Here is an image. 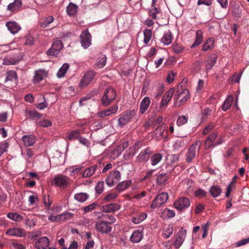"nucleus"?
<instances>
[{"instance_id": "f257e3e1", "label": "nucleus", "mask_w": 249, "mask_h": 249, "mask_svg": "<svg viewBox=\"0 0 249 249\" xmlns=\"http://www.w3.org/2000/svg\"><path fill=\"white\" fill-rule=\"evenodd\" d=\"M223 142L221 137L217 138L216 133H213L205 141L204 145L206 149H209L212 147L221 144Z\"/></svg>"}, {"instance_id": "f03ea898", "label": "nucleus", "mask_w": 249, "mask_h": 249, "mask_svg": "<svg viewBox=\"0 0 249 249\" xmlns=\"http://www.w3.org/2000/svg\"><path fill=\"white\" fill-rule=\"evenodd\" d=\"M189 91L187 89H183L181 91H178V94H176L175 101L174 106L178 107L184 104L188 100L189 97Z\"/></svg>"}, {"instance_id": "7ed1b4c3", "label": "nucleus", "mask_w": 249, "mask_h": 249, "mask_svg": "<svg viewBox=\"0 0 249 249\" xmlns=\"http://www.w3.org/2000/svg\"><path fill=\"white\" fill-rule=\"evenodd\" d=\"M115 97L116 93L114 89L111 87H108L105 90L102 98V104L104 106H107L114 100Z\"/></svg>"}, {"instance_id": "20e7f679", "label": "nucleus", "mask_w": 249, "mask_h": 249, "mask_svg": "<svg viewBox=\"0 0 249 249\" xmlns=\"http://www.w3.org/2000/svg\"><path fill=\"white\" fill-rule=\"evenodd\" d=\"M136 113L134 110H126L121 114L118 120V125L120 127H124L128 124L135 115Z\"/></svg>"}, {"instance_id": "39448f33", "label": "nucleus", "mask_w": 249, "mask_h": 249, "mask_svg": "<svg viewBox=\"0 0 249 249\" xmlns=\"http://www.w3.org/2000/svg\"><path fill=\"white\" fill-rule=\"evenodd\" d=\"M201 142L199 141L195 142L189 148L186 154V161L188 163L192 162L195 157L196 153L198 152L200 147Z\"/></svg>"}, {"instance_id": "423d86ee", "label": "nucleus", "mask_w": 249, "mask_h": 249, "mask_svg": "<svg viewBox=\"0 0 249 249\" xmlns=\"http://www.w3.org/2000/svg\"><path fill=\"white\" fill-rule=\"evenodd\" d=\"M95 228L98 232L107 234L111 231L112 227L107 223L97 217L95 224Z\"/></svg>"}, {"instance_id": "0eeeda50", "label": "nucleus", "mask_w": 249, "mask_h": 249, "mask_svg": "<svg viewBox=\"0 0 249 249\" xmlns=\"http://www.w3.org/2000/svg\"><path fill=\"white\" fill-rule=\"evenodd\" d=\"M168 198V195L166 193L160 194L153 201L151 208L155 209L161 206L164 204Z\"/></svg>"}, {"instance_id": "6e6552de", "label": "nucleus", "mask_w": 249, "mask_h": 249, "mask_svg": "<svg viewBox=\"0 0 249 249\" xmlns=\"http://www.w3.org/2000/svg\"><path fill=\"white\" fill-rule=\"evenodd\" d=\"M190 205L189 199L186 197H179L174 203V207L179 211H183L188 208Z\"/></svg>"}, {"instance_id": "1a4fd4ad", "label": "nucleus", "mask_w": 249, "mask_h": 249, "mask_svg": "<svg viewBox=\"0 0 249 249\" xmlns=\"http://www.w3.org/2000/svg\"><path fill=\"white\" fill-rule=\"evenodd\" d=\"M120 173L117 170H113L110 172L106 179V182L108 186H113L120 181Z\"/></svg>"}, {"instance_id": "9d476101", "label": "nucleus", "mask_w": 249, "mask_h": 249, "mask_svg": "<svg viewBox=\"0 0 249 249\" xmlns=\"http://www.w3.org/2000/svg\"><path fill=\"white\" fill-rule=\"evenodd\" d=\"M63 47L61 41L60 40H56L53 43L51 48L47 51V54L49 56H55L59 53Z\"/></svg>"}, {"instance_id": "9b49d317", "label": "nucleus", "mask_w": 249, "mask_h": 249, "mask_svg": "<svg viewBox=\"0 0 249 249\" xmlns=\"http://www.w3.org/2000/svg\"><path fill=\"white\" fill-rule=\"evenodd\" d=\"M73 216V214L71 213H63L55 216L50 215L48 219L53 222H57L59 221H65L71 219Z\"/></svg>"}, {"instance_id": "f8f14e48", "label": "nucleus", "mask_w": 249, "mask_h": 249, "mask_svg": "<svg viewBox=\"0 0 249 249\" xmlns=\"http://www.w3.org/2000/svg\"><path fill=\"white\" fill-rule=\"evenodd\" d=\"M91 36L87 30L83 31L80 35V42L84 49H87L91 44Z\"/></svg>"}, {"instance_id": "ddd939ff", "label": "nucleus", "mask_w": 249, "mask_h": 249, "mask_svg": "<svg viewBox=\"0 0 249 249\" xmlns=\"http://www.w3.org/2000/svg\"><path fill=\"white\" fill-rule=\"evenodd\" d=\"M94 75V72L93 71H88L81 79L79 86L82 88L86 87L93 80Z\"/></svg>"}, {"instance_id": "4468645a", "label": "nucleus", "mask_w": 249, "mask_h": 249, "mask_svg": "<svg viewBox=\"0 0 249 249\" xmlns=\"http://www.w3.org/2000/svg\"><path fill=\"white\" fill-rule=\"evenodd\" d=\"M118 109V105H115L114 106L109 107V108L98 112L97 113V116L101 118L110 116L112 115L115 114Z\"/></svg>"}, {"instance_id": "2eb2a0df", "label": "nucleus", "mask_w": 249, "mask_h": 249, "mask_svg": "<svg viewBox=\"0 0 249 249\" xmlns=\"http://www.w3.org/2000/svg\"><path fill=\"white\" fill-rule=\"evenodd\" d=\"M147 214L144 212L133 213L131 215V221L135 224H138L144 221L147 217Z\"/></svg>"}, {"instance_id": "dca6fc26", "label": "nucleus", "mask_w": 249, "mask_h": 249, "mask_svg": "<svg viewBox=\"0 0 249 249\" xmlns=\"http://www.w3.org/2000/svg\"><path fill=\"white\" fill-rule=\"evenodd\" d=\"M120 209V206L118 203H110L101 207L100 211L104 213H114Z\"/></svg>"}, {"instance_id": "f3484780", "label": "nucleus", "mask_w": 249, "mask_h": 249, "mask_svg": "<svg viewBox=\"0 0 249 249\" xmlns=\"http://www.w3.org/2000/svg\"><path fill=\"white\" fill-rule=\"evenodd\" d=\"M186 236L185 230H180L177 233L176 240L174 243V246L176 248H178L183 243L184 238Z\"/></svg>"}, {"instance_id": "a211bd4d", "label": "nucleus", "mask_w": 249, "mask_h": 249, "mask_svg": "<svg viewBox=\"0 0 249 249\" xmlns=\"http://www.w3.org/2000/svg\"><path fill=\"white\" fill-rule=\"evenodd\" d=\"M21 59V57L18 54L6 56L3 60L4 65H15L19 62Z\"/></svg>"}, {"instance_id": "6ab92c4d", "label": "nucleus", "mask_w": 249, "mask_h": 249, "mask_svg": "<svg viewBox=\"0 0 249 249\" xmlns=\"http://www.w3.org/2000/svg\"><path fill=\"white\" fill-rule=\"evenodd\" d=\"M49 244V239L47 237H42L36 242L35 246L38 249H47Z\"/></svg>"}, {"instance_id": "aec40b11", "label": "nucleus", "mask_w": 249, "mask_h": 249, "mask_svg": "<svg viewBox=\"0 0 249 249\" xmlns=\"http://www.w3.org/2000/svg\"><path fill=\"white\" fill-rule=\"evenodd\" d=\"M174 89L171 88L163 96L161 103L160 104V107H166L169 101L170 100L174 92Z\"/></svg>"}, {"instance_id": "412c9836", "label": "nucleus", "mask_w": 249, "mask_h": 249, "mask_svg": "<svg viewBox=\"0 0 249 249\" xmlns=\"http://www.w3.org/2000/svg\"><path fill=\"white\" fill-rule=\"evenodd\" d=\"M152 154L150 148H147L144 151H142L137 157L138 160L140 162L147 161Z\"/></svg>"}, {"instance_id": "4be33fe9", "label": "nucleus", "mask_w": 249, "mask_h": 249, "mask_svg": "<svg viewBox=\"0 0 249 249\" xmlns=\"http://www.w3.org/2000/svg\"><path fill=\"white\" fill-rule=\"evenodd\" d=\"M6 234L12 236H16L18 237L25 236V231L20 228H14L8 230Z\"/></svg>"}, {"instance_id": "5701e85b", "label": "nucleus", "mask_w": 249, "mask_h": 249, "mask_svg": "<svg viewBox=\"0 0 249 249\" xmlns=\"http://www.w3.org/2000/svg\"><path fill=\"white\" fill-rule=\"evenodd\" d=\"M54 182L57 186H66L69 185L70 179L66 177L60 175L54 178Z\"/></svg>"}, {"instance_id": "b1692460", "label": "nucleus", "mask_w": 249, "mask_h": 249, "mask_svg": "<svg viewBox=\"0 0 249 249\" xmlns=\"http://www.w3.org/2000/svg\"><path fill=\"white\" fill-rule=\"evenodd\" d=\"M143 237L142 231L140 230H136L133 231L130 238V240L132 243L140 242Z\"/></svg>"}, {"instance_id": "393cba45", "label": "nucleus", "mask_w": 249, "mask_h": 249, "mask_svg": "<svg viewBox=\"0 0 249 249\" xmlns=\"http://www.w3.org/2000/svg\"><path fill=\"white\" fill-rule=\"evenodd\" d=\"M22 140L26 146H31L36 142V140L34 136L32 135H24Z\"/></svg>"}, {"instance_id": "a878e982", "label": "nucleus", "mask_w": 249, "mask_h": 249, "mask_svg": "<svg viewBox=\"0 0 249 249\" xmlns=\"http://www.w3.org/2000/svg\"><path fill=\"white\" fill-rule=\"evenodd\" d=\"M6 26L9 31L13 34L18 32L20 29V27L16 22L9 21L6 23Z\"/></svg>"}, {"instance_id": "bb28decb", "label": "nucleus", "mask_w": 249, "mask_h": 249, "mask_svg": "<svg viewBox=\"0 0 249 249\" xmlns=\"http://www.w3.org/2000/svg\"><path fill=\"white\" fill-rule=\"evenodd\" d=\"M150 100L149 97H145L142 101L140 107V111L141 113H143L148 108Z\"/></svg>"}, {"instance_id": "cd10ccee", "label": "nucleus", "mask_w": 249, "mask_h": 249, "mask_svg": "<svg viewBox=\"0 0 249 249\" xmlns=\"http://www.w3.org/2000/svg\"><path fill=\"white\" fill-rule=\"evenodd\" d=\"M217 57L215 54L210 56L206 61V69L207 71L210 70L213 66L215 64Z\"/></svg>"}, {"instance_id": "c85d7f7f", "label": "nucleus", "mask_w": 249, "mask_h": 249, "mask_svg": "<svg viewBox=\"0 0 249 249\" xmlns=\"http://www.w3.org/2000/svg\"><path fill=\"white\" fill-rule=\"evenodd\" d=\"M46 76V72L44 70H39L35 71V75L34 77V83L40 82Z\"/></svg>"}, {"instance_id": "c756f323", "label": "nucleus", "mask_w": 249, "mask_h": 249, "mask_svg": "<svg viewBox=\"0 0 249 249\" xmlns=\"http://www.w3.org/2000/svg\"><path fill=\"white\" fill-rule=\"evenodd\" d=\"M13 82L16 83L17 82V75L15 71H9L6 73V77L5 79V82Z\"/></svg>"}, {"instance_id": "7c9ffc66", "label": "nucleus", "mask_w": 249, "mask_h": 249, "mask_svg": "<svg viewBox=\"0 0 249 249\" xmlns=\"http://www.w3.org/2000/svg\"><path fill=\"white\" fill-rule=\"evenodd\" d=\"M98 217L103 220L104 222L107 223L109 225L116 221L115 218L112 215L102 214L98 216Z\"/></svg>"}, {"instance_id": "2f4dec72", "label": "nucleus", "mask_w": 249, "mask_h": 249, "mask_svg": "<svg viewBox=\"0 0 249 249\" xmlns=\"http://www.w3.org/2000/svg\"><path fill=\"white\" fill-rule=\"evenodd\" d=\"M97 170V165H94L86 169L83 173L82 176L84 178L89 177L92 175Z\"/></svg>"}, {"instance_id": "473e14b6", "label": "nucleus", "mask_w": 249, "mask_h": 249, "mask_svg": "<svg viewBox=\"0 0 249 249\" xmlns=\"http://www.w3.org/2000/svg\"><path fill=\"white\" fill-rule=\"evenodd\" d=\"M21 4V0H15L8 5L7 9L10 11H15L19 8Z\"/></svg>"}, {"instance_id": "72a5a7b5", "label": "nucleus", "mask_w": 249, "mask_h": 249, "mask_svg": "<svg viewBox=\"0 0 249 249\" xmlns=\"http://www.w3.org/2000/svg\"><path fill=\"white\" fill-rule=\"evenodd\" d=\"M203 40V33L201 30H197L196 32V39L195 42L192 45L191 48H195L201 43Z\"/></svg>"}, {"instance_id": "f704fd0d", "label": "nucleus", "mask_w": 249, "mask_h": 249, "mask_svg": "<svg viewBox=\"0 0 249 249\" xmlns=\"http://www.w3.org/2000/svg\"><path fill=\"white\" fill-rule=\"evenodd\" d=\"M172 40V37L171 33L168 30L164 33L163 36L162 37L161 41L165 45H168L171 43Z\"/></svg>"}, {"instance_id": "c9c22d12", "label": "nucleus", "mask_w": 249, "mask_h": 249, "mask_svg": "<svg viewBox=\"0 0 249 249\" xmlns=\"http://www.w3.org/2000/svg\"><path fill=\"white\" fill-rule=\"evenodd\" d=\"M7 216L10 219L16 222L21 221L23 219V216L17 213H7Z\"/></svg>"}, {"instance_id": "e433bc0d", "label": "nucleus", "mask_w": 249, "mask_h": 249, "mask_svg": "<svg viewBox=\"0 0 249 249\" xmlns=\"http://www.w3.org/2000/svg\"><path fill=\"white\" fill-rule=\"evenodd\" d=\"M167 180V176L166 173L160 174L157 178V182L159 185H165Z\"/></svg>"}, {"instance_id": "4c0bfd02", "label": "nucleus", "mask_w": 249, "mask_h": 249, "mask_svg": "<svg viewBox=\"0 0 249 249\" xmlns=\"http://www.w3.org/2000/svg\"><path fill=\"white\" fill-rule=\"evenodd\" d=\"M77 6L72 2H70L67 7V12L69 16H73L75 14Z\"/></svg>"}, {"instance_id": "58836bf2", "label": "nucleus", "mask_w": 249, "mask_h": 249, "mask_svg": "<svg viewBox=\"0 0 249 249\" xmlns=\"http://www.w3.org/2000/svg\"><path fill=\"white\" fill-rule=\"evenodd\" d=\"M214 40L210 38L207 40V42L204 43L202 47V50L203 51H207L211 50L213 47Z\"/></svg>"}, {"instance_id": "ea45409f", "label": "nucleus", "mask_w": 249, "mask_h": 249, "mask_svg": "<svg viewBox=\"0 0 249 249\" xmlns=\"http://www.w3.org/2000/svg\"><path fill=\"white\" fill-rule=\"evenodd\" d=\"M21 155L28 161L34 156V151L31 148H27L24 151H22Z\"/></svg>"}, {"instance_id": "a19ab883", "label": "nucleus", "mask_w": 249, "mask_h": 249, "mask_svg": "<svg viewBox=\"0 0 249 249\" xmlns=\"http://www.w3.org/2000/svg\"><path fill=\"white\" fill-rule=\"evenodd\" d=\"M88 197L89 195L84 193H77L74 195V199L81 202L85 201Z\"/></svg>"}, {"instance_id": "79ce46f5", "label": "nucleus", "mask_w": 249, "mask_h": 249, "mask_svg": "<svg viewBox=\"0 0 249 249\" xmlns=\"http://www.w3.org/2000/svg\"><path fill=\"white\" fill-rule=\"evenodd\" d=\"M162 156L161 154L157 153L154 155L151 158V163L152 165L157 164L162 159Z\"/></svg>"}, {"instance_id": "37998d69", "label": "nucleus", "mask_w": 249, "mask_h": 249, "mask_svg": "<svg viewBox=\"0 0 249 249\" xmlns=\"http://www.w3.org/2000/svg\"><path fill=\"white\" fill-rule=\"evenodd\" d=\"M233 99L232 96L231 95L226 100L222 106V109L224 111H226L230 108L232 103Z\"/></svg>"}, {"instance_id": "c03bdc74", "label": "nucleus", "mask_w": 249, "mask_h": 249, "mask_svg": "<svg viewBox=\"0 0 249 249\" xmlns=\"http://www.w3.org/2000/svg\"><path fill=\"white\" fill-rule=\"evenodd\" d=\"M69 65L67 63L63 64V66L59 69L57 73V77L59 78H61L64 76L65 73L69 68Z\"/></svg>"}, {"instance_id": "a18cd8bd", "label": "nucleus", "mask_w": 249, "mask_h": 249, "mask_svg": "<svg viewBox=\"0 0 249 249\" xmlns=\"http://www.w3.org/2000/svg\"><path fill=\"white\" fill-rule=\"evenodd\" d=\"M53 18L52 16H49L40 23V26L42 28L48 27L49 24L53 22Z\"/></svg>"}, {"instance_id": "49530a36", "label": "nucleus", "mask_w": 249, "mask_h": 249, "mask_svg": "<svg viewBox=\"0 0 249 249\" xmlns=\"http://www.w3.org/2000/svg\"><path fill=\"white\" fill-rule=\"evenodd\" d=\"M144 34V42L147 44L149 42L152 37V32L149 29H145L143 32Z\"/></svg>"}, {"instance_id": "de8ad7c7", "label": "nucleus", "mask_w": 249, "mask_h": 249, "mask_svg": "<svg viewBox=\"0 0 249 249\" xmlns=\"http://www.w3.org/2000/svg\"><path fill=\"white\" fill-rule=\"evenodd\" d=\"M117 196L118 194L116 192L110 193L105 196L104 200L106 202L112 201H113Z\"/></svg>"}, {"instance_id": "09e8293b", "label": "nucleus", "mask_w": 249, "mask_h": 249, "mask_svg": "<svg viewBox=\"0 0 249 249\" xmlns=\"http://www.w3.org/2000/svg\"><path fill=\"white\" fill-rule=\"evenodd\" d=\"M99 206V205L98 203L96 202H94L92 204L85 207L84 208V211L85 213H89L95 209L96 208Z\"/></svg>"}, {"instance_id": "8fccbe9b", "label": "nucleus", "mask_w": 249, "mask_h": 249, "mask_svg": "<svg viewBox=\"0 0 249 249\" xmlns=\"http://www.w3.org/2000/svg\"><path fill=\"white\" fill-rule=\"evenodd\" d=\"M162 214L167 218H171L175 216V212L173 210L166 208L163 211Z\"/></svg>"}, {"instance_id": "3c124183", "label": "nucleus", "mask_w": 249, "mask_h": 249, "mask_svg": "<svg viewBox=\"0 0 249 249\" xmlns=\"http://www.w3.org/2000/svg\"><path fill=\"white\" fill-rule=\"evenodd\" d=\"M209 192L213 197H215L220 195L221 190L220 188H210Z\"/></svg>"}, {"instance_id": "603ef678", "label": "nucleus", "mask_w": 249, "mask_h": 249, "mask_svg": "<svg viewBox=\"0 0 249 249\" xmlns=\"http://www.w3.org/2000/svg\"><path fill=\"white\" fill-rule=\"evenodd\" d=\"M79 135V131L77 130L75 131H72L69 133L67 137L70 140H73L78 138Z\"/></svg>"}, {"instance_id": "864d4df0", "label": "nucleus", "mask_w": 249, "mask_h": 249, "mask_svg": "<svg viewBox=\"0 0 249 249\" xmlns=\"http://www.w3.org/2000/svg\"><path fill=\"white\" fill-rule=\"evenodd\" d=\"M28 115L29 117L33 120H37L41 117V114L34 110L29 111Z\"/></svg>"}, {"instance_id": "5fc2aeb1", "label": "nucleus", "mask_w": 249, "mask_h": 249, "mask_svg": "<svg viewBox=\"0 0 249 249\" xmlns=\"http://www.w3.org/2000/svg\"><path fill=\"white\" fill-rule=\"evenodd\" d=\"M188 121V117L184 115H182L179 116L177 124L178 126H181L186 123H187Z\"/></svg>"}, {"instance_id": "6e6d98bb", "label": "nucleus", "mask_w": 249, "mask_h": 249, "mask_svg": "<svg viewBox=\"0 0 249 249\" xmlns=\"http://www.w3.org/2000/svg\"><path fill=\"white\" fill-rule=\"evenodd\" d=\"M195 194L196 196L199 198H201L206 196L207 193L203 189L199 188L196 191H195Z\"/></svg>"}, {"instance_id": "4d7b16f0", "label": "nucleus", "mask_w": 249, "mask_h": 249, "mask_svg": "<svg viewBox=\"0 0 249 249\" xmlns=\"http://www.w3.org/2000/svg\"><path fill=\"white\" fill-rule=\"evenodd\" d=\"M177 75V73L174 72V71H171L169 72L168 75L167 77V81L168 83H172Z\"/></svg>"}, {"instance_id": "13d9d810", "label": "nucleus", "mask_w": 249, "mask_h": 249, "mask_svg": "<svg viewBox=\"0 0 249 249\" xmlns=\"http://www.w3.org/2000/svg\"><path fill=\"white\" fill-rule=\"evenodd\" d=\"M106 56L105 55H102L101 59L96 63V65L99 68H101L106 65Z\"/></svg>"}, {"instance_id": "bf43d9fd", "label": "nucleus", "mask_w": 249, "mask_h": 249, "mask_svg": "<svg viewBox=\"0 0 249 249\" xmlns=\"http://www.w3.org/2000/svg\"><path fill=\"white\" fill-rule=\"evenodd\" d=\"M165 128V125L162 124L160 125V126L158 127L156 129V134L157 135H158L159 136H161L163 135V133L164 131Z\"/></svg>"}, {"instance_id": "052dcab7", "label": "nucleus", "mask_w": 249, "mask_h": 249, "mask_svg": "<svg viewBox=\"0 0 249 249\" xmlns=\"http://www.w3.org/2000/svg\"><path fill=\"white\" fill-rule=\"evenodd\" d=\"M11 244L16 249H26L24 245L19 243L16 240H13Z\"/></svg>"}, {"instance_id": "680f3d73", "label": "nucleus", "mask_w": 249, "mask_h": 249, "mask_svg": "<svg viewBox=\"0 0 249 249\" xmlns=\"http://www.w3.org/2000/svg\"><path fill=\"white\" fill-rule=\"evenodd\" d=\"M43 201L46 207L49 208L51 206L52 201L50 200V196H46L44 195L43 196Z\"/></svg>"}, {"instance_id": "e2e57ef3", "label": "nucleus", "mask_w": 249, "mask_h": 249, "mask_svg": "<svg viewBox=\"0 0 249 249\" xmlns=\"http://www.w3.org/2000/svg\"><path fill=\"white\" fill-rule=\"evenodd\" d=\"M180 185L181 186H187L188 187H191L192 186L194 185L193 181L189 178L185 179L182 181Z\"/></svg>"}, {"instance_id": "0e129e2a", "label": "nucleus", "mask_w": 249, "mask_h": 249, "mask_svg": "<svg viewBox=\"0 0 249 249\" xmlns=\"http://www.w3.org/2000/svg\"><path fill=\"white\" fill-rule=\"evenodd\" d=\"M8 143L4 142L0 145V156L5 152H6L8 148Z\"/></svg>"}, {"instance_id": "69168bd1", "label": "nucleus", "mask_w": 249, "mask_h": 249, "mask_svg": "<svg viewBox=\"0 0 249 249\" xmlns=\"http://www.w3.org/2000/svg\"><path fill=\"white\" fill-rule=\"evenodd\" d=\"M172 49L173 51L176 53H180L183 50L182 47L178 44L174 45L172 47Z\"/></svg>"}, {"instance_id": "338daca9", "label": "nucleus", "mask_w": 249, "mask_h": 249, "mask_svg": "<svg viewBox=\"0 0 249 249\" xmlns=\"http://www.w3.org/2000/svg\"><path fill=\"white\" fill-rule=\"evenodd\" d=\"M94 244L95 243L93 240H88L84 247V249H91L93 248Z\"/></svg>"}, {"instance_id": "774afa93", "label": "nucleus", "mask_w": 249, "mask_h": 249, "mask_svg": "<svg viewBox=\"0 0 249 249\" xmlns=\"http://www.w3.org/2000/svg\"><path fill=\"white\" fill-rule=\"evenodd\" d=\"M39 124L43 127H48L52 125V123L50 121L48 120H44L41 121L39 122Z\"/></svg>"}]
</instances>
